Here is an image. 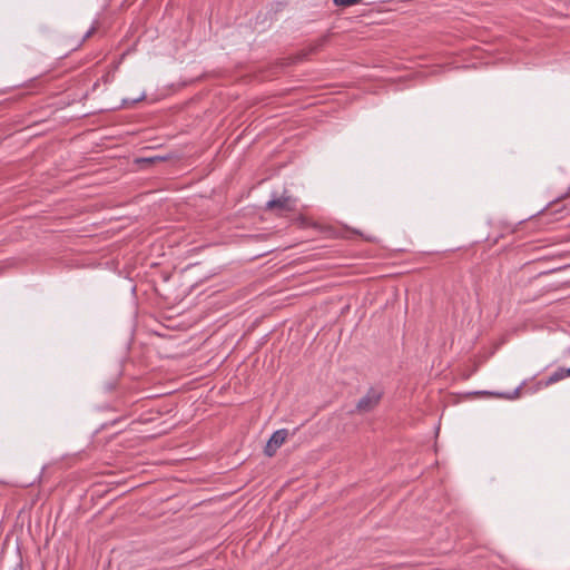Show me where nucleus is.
<instances>
[{"instance_id": "4", "label": "nucleus", "mask_w": 570, "mask_h": 570, "mask_svg": "<svg viewBox=\"0 0 570 570\" xmlns=\"http://www.w3.org/2000/svg\"><path fill=\"white\" fill-rule=\"evenodd\" d=\"M327 40L328 36L321 37L314 43L309 45L306 49H303L299 52H297L293 58L292 63L303 61L309 55L316 53L327 42Z\"/></svg>"}, {"instance_id": "12", "label": "nucleus", "mask_w": 570, "mask_h": 570, "mask_svg": "<svg viewBox=\"0 0 570 570\" xmlns=\"http://www.w3.org/2000/svg\"><path fill=\"white\" fill-rule=\"evenodd\" d=\"M121 106H122V107H127V106H129V102H128V100H127V99H124V100H122V104H121Z\"/></svg>"}, {"instance_id": "5", "label": "nucleus", "mask_w": 570, "mask_h": 570, "mask_svg": "<svg viewBox=\"0 0 570 570\" xmlns=\"http://www.w3.org/2000/svg\"><path fill=\"white\" fill-rule=\"evenodd\" d=\"M567 371V368L564 367H558L546 381L544 385L546 386H549L551 384H554L561 380H563L564 377L568 376V374H566L564 372Z\"/></svg>"}, {"instance_id": "2", "label": "nucleus", "mask_w": 570, "mask_h": 570, "mask_svg": "<svg viewBox=\"0 0 570 570\" xmlns=\"http://www.w3.org/2000/svg\"><path fill=\"white\" fill-rule=\"evenodd\" d=\"M288 436V431L286 429H281L275 431L269 438L264 453L266 456L272 458L275 455L276 451L284 444Z\"/></svg>"}, {"instance_id": "7", "label": "nucleus", "mask_w": 570, "mask_h": 570, "mask_svg": "<svg viewBox=\"0 0 570 570\" xmlns=\"http://www.w3.org/2000/svg\"><path fill=\"white\" fill-rule=\"evenodd\" d=\"M115 79V75L110 71H107L105 75L101 76V78H99L100 82H102L104 85H109L114 81Z\"/></svg>"}, {"instance_id": "10", "label": "nucleus", "mask_w": 570, "mask_h": 570, "mask_svg": "<svg viewBox=\"0 0 570 570\" xmlns=\"http://www.w3.org/2000/svg\"><path fill=\"white\" fill-rule=\"evenodd\" d=\"M100 83H101V82H100V80L98 79V80L92 85V91H96V90L99 88Z\"/></svg>"}, {"instance_id": "9", "label": "nucleus", "mask_w": 570, "mask_h": 570, "mask_svg": "<svg viewBox=\"0 0 570 570\" xmlns=\"http://www.w3.org/2000/svg\"><path fill=\"white\" fill-rule=\"evenodd\" d=\"M299 220L303 226H309V219L307 217L301 216Z\"/></svg>"}, {"instance_id": "1", "label": "nucleus", "mask_w": 570, "mask_h": 570, "mask_svg": "<svg viewBox=\"0 0 570 570\" xmlns=\"http://www.w3.org/2000/svg\"><path fill=\"white\" fill-rule=\"evenodd\" d=\"M384 396V390L381 386H371L364 396H362L355 409L351 413L365 414L372 412L379 406Z\"/></svg>"}, {"instance_id": "3", "label": "nucleus", "mask_w": 570, "mask_h": 570, "mask_svg": "<svg viewBox=\"0 0 570 570\" xmlns=\"http://www.w3.org/2000/svg\"><path fill=\"white\" fill-rule=\"evenodd\" d=\"M265 209L276 212L278 215H282L283 213L293 212L294 205L289 196H282L268 200L266 203Z\"/></svg>"}, {"instance_id": "8", "label": "nucleus", "mask_w": 570, "mask_h": 570, "mask_svg": "<svg viewBox=\"0 0 570 570\" xmlns=\"http://www.w3.org/2000/svg\"><path fill=\"white\" fill-rule=\"evenodd\" d=\"M97 30V27L96 26H92L86 33L85 36L82 37V42L86 41L87 39H89Z\"/></svg>"}, {"instance_id": "11", "label": "nucleus", "mask_w": 570, "mask_h": 570, "mask_svg": "<svg viewBox=\"0 0 570 570\" xmlns=\"http://www.w3.org/2000/svg\"><path fill=\"white\" fill-rule=\"evenodd\" d=\"M144 99H145V95H142L141 97H139V98H137V99H134V100L131 101V105H134V104H136V102H138V101H141V100H144Z\"/></svg>"}, {"instance_id": "13", "label": "nucleus", "mask_w": 570, "mask_h": 570, "mask_svg": "<svg viewBox=\"0 0 570 570\" xmlns=\"http://www.w3.org/2000/svg\"><path fill=\"white\" fill-rule=\"evenodd\" d=\"M564 373L568 374V376H570V367L567 368V371Z\"/></svg>"}, {"instance_id": "6", "label": "nucleus", "mask_w": 570, "mask_h": 570, "mask_svg": "<svg viewBox=\"0 0 570 570\" xmlns=\"http://www.w3.org/2000/svg\"><path fill=\"white\" fill-rule=\"evenodd\" d=\"M362 0H333L334 4L342 8L352 7L360 3Z\"/></svg>"}]
</instances>
